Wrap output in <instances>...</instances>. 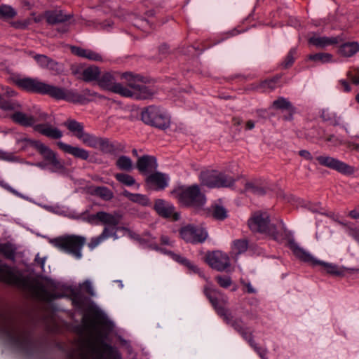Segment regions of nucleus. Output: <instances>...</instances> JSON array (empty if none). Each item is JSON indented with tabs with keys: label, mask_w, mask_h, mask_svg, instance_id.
Segmentation results:
<instances>
[{
	"label": "nucleus",
	"mask_w": 359,
	"mask_h": 359,
	"mask_svg": "<svg viewBox=\"0 0 359 359\" xmlns=\"http://www.w3.org/2000/svg\"><path fill=\"white\" fill-rule=\"evenodd\" d=\"M82 324L86 336L82 337L78 344L81 359H122L116 348L104 342L100 325L95 318L85 316Z\"/></svg>",
	"instance_id": "f257e3e1"
},
{
	"label": "nucleus",
	"mask_w": 359,
	"mask_h": 359,
	"mask_svg": "<svg viewBox=\"0 0 359 359\" xmlns=\"http://www.w3.org/2000/svg\"><path fill=\"white\" fill-rule=\"evenodd\" d=\"M15 83L27 92L47 95L57 100H62L73 103L84 104L97 95V93L88 88H84L81 93H77L75 90L46 83L37 78H19L15 80Z\"/></svg>",
	"instance_id": "f03ea898"
},
{
	"label": "nucleus",
	"mask_w": 359,
	"mask_h": 359,
	"mask_svg": "<svg viewBox=\"0 0 359 359\" xmlns=\"http://www.w3.org/2000/svg\"><path fill=\"white\" fill-rule=\"evenodd\" d=\"M64 124L83 144L98 149L104 154L118 155L119 153L123 152L124 144L86 132L83 123L74 119H68Z\"/></svg>",
	"instance_id": "7ed1b4c3"
},
{
	"label": "nucleus",
	"mask_w": 359,
	"mask_h": 359,
	"mask_svg": "<svg viewBox=\"0 0 359 359\" xmlns=\"http://www.w3.org/2000/svg\"><path fill=\"white\" fill-rule=\"evenodd\" d=\"M203 293L209 299L217 313L223 318L228 325L241 334L245 340L252 335V332L243 320L241 318H234L231 313L226 309L228 298L224 294L214 287L211 283H208L204 286Z\"/></svg>",
	"instance_id": "20e7f679"
},
{
	"label": "nucleus",
	"mask_w": 359,
	"mask_h": 359,
	"mask_svg": "<svg viewBox=\"0 0 359 359\" xmlns=\"http://www.w3.org/2000/svg\"><path fill=\"white\" fill-rule=\"evenodd\" d=\"M0 280L24 288L36 299L44 301L49 299V294L41 282L25 278L19 271L8 267L1 262H0Z\"/></svg>",
	"instance_id": "39448f33"
},
{
	"label": "nucleus",
	"mask_w": 359,
	"mask_h": 359,
	"mask_svg": "<svg viewBox=\"0 0 359 359\" xmlns=\"http://www.w3.org/2000/svg\"><path fill=\"white\" fill-rule=\"evenodd\" d=\"M172 194L180 203L186 207L201 209L206 203V197L197 184L179 187L173 191Z\"/></svg>",
	"instance_id": "423d86ee"
},
{
	"label": "nucleus",
	"mask_w": 359,
	"mask_h": 359,
	"mask_svg": "<svg viewBox=\"0 0 359 359\" xmlns=\"http://www.w3.org/2000/svg\"><path fill=\"white\" fill-rule=\"evenodd\" d=\"M142 121L147 125L161 130H166L171 124V117L163 108L150 105L143 109L141 113Z\"/></svg>",
	"instance_id": "0eeeda50"
},
{
	"label": "nucleus",
	"mask_w": 359,
	"mask_h": 359,
	"mask_svg": "<svg viewBox=\"0 0 359 359\" xmlns=\"http://www.w3.org/2000/svg\"><path fill=\"white\" fill-rule=\"evenodd\" d=\"M290 248L293 253L300 259L311 263L313 266L320 265L326 271L327 273L334 276H343L346 271L351 270L358 271L359 269H350L345 267H339L332 263H328L318 260L313 257L311 254L304 249L299 247L297 243L292 241L290 243Z\"/></svg>",
	"instance_id": "6e6552de"
},
{
	"label": "nucleus",
	"mask_w": 359,
	"mask_h": 359,
	"mask_svg": "<svg viewBox=\"0 0 359 359\" xmlns=\"http://www.w3.org/2000/svg\"><path fill=\"white\" fill-rule=\"evenodd\" d=\"M86 238L70 235L59 237L51 241V243L60 250L71 255L76 259H81L82 248L86 243Z\"/></svg>",
	"instance_id": "1a4fd4ad"
},
{
	"label": "nucleus",
	"mask_w": 359,
	"mask_h": 359,
	"mask_svg": "<svg viewBox=\"0 0 359 359\" xmlns=\"http://www.w3.org/2000/svg\"><path fill=\"white\" fill-rule=\"evenodd\" d=\"M248 224L252 232L264 233L275 240L278 238L276 226L271 223L269 215L266 212H255L248 219Z\"/></svg>",
	"instance_id": "9d476101"
},
{
	"label": "nucleus",
	"mask_w": 359,
	"mask_h": 359,
	"mask_svg": "<svg viewBox=\"0 0 359 359\" xmlns=\"http://www.w3.org/2000/svg\"><path fill=\"white\" fill-rule=\"evenodd\" d=\"M0 332L13 343H22L26 333L13 320L8 313L0 311Z\"/></svg>",
	"instance_id": "9b49d317"
},
{
	"label": "nucleus",
	"mask_w": 359,
	"mask_h": 359,
	"mask_svg": "<svg viewBox=\"0 0 359 359\" xmlns=\"http://www.w3.org/2000/svg\"><path fill=\"white\" fill-rule=\"evenodd\" d=\"M202 183L210 188L230 187L233 184L234 179L224 173L215 170L203 171L200 175Z\"/></svg>",
	"instance_id": "f8f14e48"
},
{
	"label": "nucleus",
	"mask_w": 359,
	"mask_h": 359,
	"mask_svg": "<svg viewBox=\"0 0 359 359\" xmlns=\"http://www.w3.org/2000/svg\"><path fill=\"white\" fill-rule=\"evenodd\" d=\"M180 234L184 241L191 243H203L208 237V232L204 227L193 224L181 228Z\"/></svg>",
	"instance_id": "ddd939ff"
},
{
	"label": "nucleus",
	"mask_w": 359,
	"mask_h": 359,
	"mask_svg": "<svg viewBox=\"0 0 359 359\" xmlns=\"http://www.w3.org/2000/svg\"><path fill=\"white\" fill-rule=\"evenodd\" d=\"M118 76L120 77L118 72H104L100 76L97 82L98 85L104 90L123 96L126 87L116 81Z\"/></svg>",
	"instance_id": "4468645a"
},
{
	"label": "nucleus",
	"mask_w": 359,
	"mask_h": 359,
	"mask_svg": "<svg viewBox=\"0 0 359 359\" xmlns=\"http://www.w3.org/2000/svg\"><path fill=\"white\" fill-rule=\"evenodd\" d=\"M205 262L218 271H225L231 265L228 255L219 250L207 253Z\"/></svg>",
	"instance_id": "2eb2a0df"
},
{
	"label": "nucleus",
	"mask_w": 359,
	"mask_h": 359,
	"mask_svg": "<svg viewBox=\"0 0 359 359\" xmlns=\"http://www.w3.org/2000/svg\"><path fill=\"white\" fill-rule=\"evenodd\" d=\"M314 163L327 167L344 175H351L354 172V168L338 158H313Z\"/></svg>",
	"instance_id": "dca6fc26"
},
{
	"label": "nucleus",
	"mask_w": 359,
	"mask_h": 359,
	"mask_svg": "<svg viewBox=\"0 0 359 359\" xmlns=\"http://www.w3.org/2000/svg\"><path fill=\"white\" fill-rule=\"evenodd\" d=\"M154 208L156 212L162 217L168 218L172 217L174 220L180 219V214L175 212L173 205L163 199H156Z\"/></svg>",
	"instance_id": "f3484780"
},
{
	"label": "nucleus",
	"mask_w": 359,
	"mask_h": 359,
	"mask_svg": "<svg viewBox=\"0 0 359 359\" xmlns=\"http://www.w3.org/2000/svg\"><path fill=\"white\" fill-rule=\"evenodd\" d=\"M153 94L154 93L147 86L140 83L133 90H128V88L126 87L123 97L135 100H147L151 98Z\"/></svg>",
	"instance_id": "a211bd4d"
},
{
	"label": "nucleus",
	"mask_w": 359,
	"mask_h": 359,
	"mask_svg": "<svg viewBox=\"0 0 359 359\" xmlns=\"http://www.w3.org/2000/svg\"><path fill=\"white\" fill-rule=\"evenodd\" d=\"M19 142L25 144L27 147H32L39 151L43 157H56V154L48 147L40 141L33 140L29 138H22Z\"/></svg>",
	"instance_id": "6ab92c4d"
},
{
	"label": "nucleus",
	"mask_w": 359,
	"mask_h": 359,
	"mask_svg": "<svg viewBox=\"0 0 359 359\" xmlns=\"http://www.w3.org/2000/svg\"><path fill=\"white\" fill-rule=\"evenodd\" d=\"M343 40V38L341 36H320L317 35H314L311 36L308 41L309 44H311L317 48H323L328 46L335 45L339 43Z\"/></svg>",
	"instance_id": "aec40b11"
},
{
	"label": "nucleus",
	"mask_w": 359,
	"mask_h": 359,
	"mask_svg": "<svg viewBox=\"0 0 359 359\" xmlns=\"http://www.w3.org/2000/svg\"><path fill=\"white\" fill-rule=\"evenodd\" d=\"M97 217L100 221V224L104 225V227L109 228L117 226L121 220V215L117 212L109 213L100 211L98 212Z\"/></svg>",
	"instance_id": "412c9836"
},
{
	"label": "nucleus",
	"mask_w": 359,
	"mask_h": 359,
	"mask_svg": "<svg viewBox=\"0 0 359 359\" xmlns=\"http://www.w3.org/2000/svg\"><path fill=\"white\" fill-rule=\"evenodd\" d=\"M110 237H112L114 240L118 238L116 226L112 228L104 227L100 235L90 239L88 246L90 250H93L101 243Z\"/></svg>",
	"instance_id": "4be33fe9"
},
{
	"label": "nucleus",
	"mask_w": 359,
	"mask_h": 359,
	"mask_svg": "<svg viewBox=\"0 0 359 359\" xmlns=\"http://www.w3.org/2000/svg\"><path fill=\"white\" fill-rule=\"evenodd\" d=\"M34 130L40 134L53 140H59L63 136V133L50 123L36 124Z\"/></svg>",
	"instance_id": "5701e85b"
},
{
	"label": "nucleus",
	"mask_w": 359,
	"mask_h": 359,
	"mask_svg": "<svg viewBox=\"0 0 359 359\" xmlns=\"http://www.w3.org/2000/svg\"><path fill=\"white\" fill-rule=\"evenodd\" d=\"M272 107L276 109L287 111L288 115L285 116L284 119L286 121L292 120L296 109L287 99L284 97H279L273 102Z\"/></svg>",
	"instance_id": "b1692460"
},
{
	"label": "nucleus",
	"mask_w": 359,
	"mask_h": 359,
	"mask_svg": "<svg viewBox=\"0 0 359 359\" xmlns=\"http://www.w3.org/2000/svg\"><path fill=\"white\" fill-rule=\"evenodd\" d=\"M11 118L15 123L24 127L34 128V126L36 125V123L38 121L32 114H27L20 111V110L18 111L13 112V114L11 115Z\"/></svg>",
	"instance_id": "393cba45"
},
{
	"label": "nucleus",
	"mask_w": 359,
	"mask_h": 359,
	"mask_svg": "<svg viewBox=\"0 0 359 359\" xmlns=\"http://www.w3.org/2000/svg\"><path fill=\"white\" fill-rule=\"evenodd\" d=\"M170 178L169 176L161 172L151 173L147 178V182L156 187L158 190H163L168 187Z\"/></svg>",
	"instance_id": "a878e982"
},
{
	"label": "nucleus",
	"mask_w": 359,
	"mask_h": 359,
	"mask_svg": "<svg viewBox=\"0 0 359 359\" xmlns=\"http://www.w3.org/2000/svg\"><path fill=\"white\" fill-rule=\"evenodd\" d=\"M57 145L65 154L72 155L74 157H89V151L83 148L74 147L62 141L57 142Z\"/></svg>",
	"instance_id": "bb28decb"
},
{
	"label": "nucleus",
	"mask_w": 359,
	"mask_h": 359,
	"mask_svg": "<svg viewBox=\"0 0 359 359\" xmlns=\"http://www.w3.org/2000/svg\"><path fill=\"white\" fill-rule=\"evenodd\" d=\"M45 17L48 24L55 25L67 21L72 17V15L65 14L61 10H55L46 11Z\"/></svg>",
	"instance_id": "cd10ccee"
},
{
	"label": "nucleus",
	"mask_w": 359,
	"mask_h": 359,
	"mask_svg": "<svg viewBox=\"0 0 359 359\" xmlns=\"http://www.w3.org/2000/svg\"><path fill=\"white\" fill-rule=\"evenodd\" d=\"M72 51L76 55L92 61H102V55L90 49H86L81 47L73 46Z\"/></svg>",
	"instance_id": "c85d7f7f"
},
{
	"label": "nucleus",
	"mask_w": 359,
	"mask_h": 359,
	"mask_svg": "<svg viewBox=\"0 0 359 359\" xmlns=\"http://www.w3.org/2000/svg\"><path fill=\"white\" fill-rule=\"evenodd\" d=\"M158 167L156 158H138L137 168L139 171L144 175L151 173Z\"/></svg>",
	"instance_id": "c756f323"
},
{
	"label": "nucleus",
	"mask_w": 359,
	"mask_h": 359,
	"mask_svg": "<svg viewBox=\"0 0 359 359\" xmlns=\"http://www.w3.org/2000/svg\"><path fill=\"white\" fill-rule=\"evenodd\" d=\"M120 79L124 80L126 84L129 87L128 90H133L139 83L143 82V76L131 72L120 74Z\"/></svg>",
	"instance_id": "7c9ffc66"
},
{
	"label": "nucleus",
	"mask_w": 359,
	"mask_h": 359,
	"mask_svg": "<svg viewBox=\"0 0 359 359\" xmlns=\"http://www.w3.org/2000/svg\"><path fill=\"white\" fill-rule=\"evenodd\" d=\"M320 118L325 122H328L330 125L336 126H340L341 117L338 116L336 112L331 111L328 108L323 109L320 113Z\"/></svg>",
	"instance_id": "2f4dec72"
},
{
	"label": "nucleus",
	"mask_w": 359,
	"mask_h": 359,
	"mask_svg": "<svg viewBox=\"0 0 359 359\" xmlns=\"http://www.w3.org/2000/svg\"><path fill=\"white\" fill-rule=\"evenodd\" d=\"M359 51V43L356 41L346 42L339 47V53L346 57H350Z\"/></svg>",
	"instance_id": "473e14b6"
},
{
	"label": "nucleus",
	"mask_w": 359,
	"mask_h": 359,
	"mask_svg": "<svg viewBox=\"0 0 359 359\" xmlns=\"http://www.w3.org/2000/svg\"><path fill=\"white\" fill-rule=\"evenodd\" d=\"M100 71L96 66H90L84 69L82 72V79L86 82L97 81L100 78Z\"/></svg>",
	"instance_id": "72a5a7b5"
},
{
	"label": "nucleus",
	"mask_w": 359,
	"mask_h": 359,
	"mask_svg": "<svg viewBox=\"0 0 359 359\" xmlns=\"http://www.w3.org/2000/svg\"><path fill=\"white\" fill-rule=\"evenodd\" d=\"M43 169L56 172L61 170L63 166L58 158H43V162L38 164Z\"/></svg>",
	"instance_id": "f704fd0d"
},
{
	"label": "nucleus",
	"mask_w": 359,
	"mask_h": 359,
	"mask_svg": "<svg viewBox=\"0 0 359 359\" xmlns=\"http://www.w3.org/2000/svg\"><path fill=\"white\" fill-rule=\"evenodd\" d=\"M124 196L128 198L130 201L140 204L142 205H148L149 200L147 196L140 194H132L127 190L123 192Z\"/></svg>",
	"instance_id": "c9c22d12"
},
{
	"label": "nucleus",
	"mask_w": 359,
	"mask_h": 359,
	"mask_svg": "<svg viewBox=\"0 0 359 359\" xmlns=\"http://www.w3.org/2000/svg\"><path fill=\"white\" fill-rule=\"evenodd\" d=\"M210 211L212 216L218 220H224L228 215L226 209L219 204L212 205Z\"/></svg>",
	"instance_id": "e433bc0d"
},
{
	"label": "nucleus",
	"mask_w": 359,
	"mask_h": 359,
	"mask_svg": "<svg viewBox=\"0 0 359 359\" xmlns=\"http://www.w3.org/2000/svg\"><path fill=\"white\" fill-rule=\"evenodd\" d=\"M171 257L172 259L177 262L178 263L187 266L188 269L194 271V273H199V269L195 266L194 264H192L189 259L187 258L180 255H177L172 252H170Z\"/></svg>",
	"instance_id": "4c0bfd02"
},
{
	"label": "nucleus",
	"mask_w": 359,
	"mask_h": 359,
	"mask_svg": "<svg viewBox=\"0 0 359 359\" xmlns=\"http://www.w3.org/2000/svg\"><path fill=\"white\" fill-rule=\"evenodd\" d=\"M248 248V242L246 239L235 240L232 243L231 249L234 254L240 255L245 252Z\"/></svg>",
	"instance_id": "58836bf2"
},
{
	"label": "nucleus",
	"mask_w": 359,
	"mask_h": 359,
	"mask_svg": "<svg viewBox=\"0 0 359 359\" xmlns=\"http://www.w3.org/2000/svg\"><path fill=\"white\" fill-rule=\"evenodd\" d=\"M309 59L314 62L328 63L332 61V55L328 53H318L309 55Z\"/></svg>",
	"instance_id": "ea45409f"
},
{
	"label": "nucleus",
	"mask_w": 359,
	"mask_h": 359,
	"mask_svg": "<svg viewBox=\"0 0 359 359\" xmlns=\"http://www.w3.org/2000/svg\"><path fill=\"white\" fill-rule=\"evenodd\" d=\"M0 108L4 111H18L21 105L15 100H9L0 102Z\"/></svg>",
	"instance_id": "a19ab883"
},
{
	"label": "nucleus",
	"mask_w": 359,
	"mask_h": 359,
	"mask_svg": "<svg viewBox=\"0 0 359 359\" xmlns=\"http://www.w3.org/2000/svg\"><path fill=\"white\" fill-rule=\"evenodd\" d=\"M297 48H292L289 50V52L286 55L285 57L281 62V66L284 69H287L293 65L294 60H295V55L297 54Z\"/></svg>",
	"instance_id": "79ce46f5"
},
{
	"label": "nucleus",
	"mask_w": 359,
	"mask_h": 359,
	"mask_svg": "<svg viewBox=\"0 0 359 359\" xmlns=\"http://www.w3.org/2000/svg\"><path fill=\"white\" fill-rule=\"evenodd\" d=\"M0 15L5 18H13L17 12L11 6L3 4L0 6Z\"/></svg>",
	"instance_id": "37998d69"
},
{
	"label": "nucleus",
	"mask_w": 359,
	"mask_h": 359,
	"mask_svg": "<svg viewBox=\"0 0 359 359\" xmlns=\"http://www.w3.org/2000/svg\"><path fill=\"white\" fill-rule=\"evenodd\" d=\"M280 79V76H276L272 79L264 80L261 83L260 86L264 89L273 90L277 88Z\"/></svg>",
	"instance_id": "c03bdc74"
},
{
	"label": "nucleus",
	"mask_w": 359,
	"mask_h": 359,
	"mask_svg": "<svg viewBox=\"0 0 359 359\" xmlns=\"http://www.w3.org/2000/svg\"><path fill=\"white\" fill-rule=\"evenodd\" d=\"M46 69H48L54 74H60L64 70V67L62 64L50 58Z\"/></svg>",
	"instance_id": "a18cd8bd"
},
{
	"label": "nucleus",
	"mask_w": 359,
	"mask_h": 359,
	"mask_svg": "<svg viewBox=\"0 0 359 359\" xmlns=\"http://www.w3.org/2000/svg\"><path fill=\"white\" fill-rule=\"evenodd\" d=\"M115 177L118 182L126 186L130 187L135 184V180L134 177L127 174L118 173L115 175Z\"/></svg>",
	"instance_id": "49530a36"
},
{
	"label": "nucleus",
	"mask_w": 359,
	"mask_h": 359,
	"mask_svg": "<svg viewBox=\"0 0 359 359\" xmlns=\"http://www.w3.org/2000/svg\"><path fill=\"white\" fill-rule=\"evenodd\" d=\"M245 189L248 192L257 195H263L265 194V191L263 188L257 186L252 182H247L245 185Z\"/></svg>",
	"instance_id": "de8ad7c7"
},
{
	"label": "nucleus",
	"mask_w": 359,
	"mask_h": 359,
	"mask_svg": "<svg viewBox=\"0 0 359 359\" xmlns=\"http://www.w3.org/2000/svg\"><path fill=\"white\" fill-rule=\"evenodd\" d=\"M95 191L97 196L104 200H110L113 197V193L105 187H97Z\"/></svg>",
	"instance_id": "09e8293b"
},
{
	"label": "nucleus",
	"mask_w": 359,
	"mask_h": 359,
	"mask_svg": "<svg viewBox=\"0 0 359 359\" xmlns=\"http://www.w3.org/2000/svg\"><path fill=\"white\" fill-rule=\"evenodd\" d=\"M34 59L36 62L37 65L42 69H46L48 62L50 57H48L46 55L43 54H36L34 56Z\"/></svg>",
	"instance_id": "8fccbe9b"
},
{
	"label": "nucleus",
	"mask_w": 359,
	"mask_h": 359,
	"mask_svg": "<svg viewBox=\"0 0 359 359\" xmlns=\"http://www.w3.org/2000/svg\"><path fill=\"white\" fill-rule=\"evenodd\" d=\"M117 166L123 170H130L133 168V163L130 158H118L116 161Z\"/></svg>",
	"instance_id": "3c124183"
},
{
	"label": "nucleus",
	"mask_w": 359,
	"mask_h": 359,
	"mask_svg": "<svg viewBox=\"0 0 359 359\" xmlns=\"http://www.w3.org/2000/svg\"><path fill=\"white\" fill-rule=\"evenodd\" d=\"M246 341L255 350V351L259 355V356L262 359H264V357L266 354V350L257 346V344L255 342L253 339V335L250 337L248 339H246Z\"/></svg>",
	"instance_id": "603ef678"
},
{
	"label": "nucleus",
	"mask_w": 359,
	"mask_h": 359,
	"mask_svg": "<svg viewBox=\"0 0 359 359\" xmlns=\"http://www.w3.org/2000/svg\"><path fill=\"white\" fill-rule=\"evenodd\" d=\"M215 279L217 283L224 288H228L232 283L231 278L228 276H218Z\"/></svg>",
	"instance_id": "864d4df0"
},
{
	"label": "nucleus",
	"mask_w": 359,
	"mask_h": 359,
	"mask_svg": "<svg viewBox=\"0 0 359 359\" xmlns=\"http://www.w3.org/2000/svg\"><path fill=\"white\" fill-rule=\"evenodd\" d=\"M98 212L95 214H92L88 215L85 219L86 222H88L89 224L92 225H98L100 224V221L98 220Z\"/></svg>",
	"instance_id": "5fc2aeb1"
},
{
	"label": "nucleus",
	"mask_w": 359,
	"mask_h": 359,
	"mask_svg": "<svg viewBox=\"0 0 359 359\" xmlns=\"http://www.w3.org/2000/svg\"><path fill=\"white\" fill-rule=\"evenodd\" d=\"M83 288L84 290L91 296L95 295L93 285L90 280H86L84 281L83 284Z\"/></svg>",
	"instance_id": "6e6d98bb"
},
{
	"label": "nucleus",
	"mask_w": 359,
	"mask_h": 359,
	"mask_svg": "<svg viewBox=\"0 0 359 359\" xmlns=\"http://www.w3.org/2000/svg\"><path fill=\"white\" fill-rule=\"evenodd\" d=\"M46 262V257H40L39 255H37L35 257V262L40 266L41 269L43 271V267Z\"/></svg>",
	"instance_id": "4d7b16f0"
},
{
	"label": "nucleus",
	"mask_w": 359,
	"mask_h": 359,
	"mask_svg": "<svg viewBox=\"0 0 359 359\" xmlns=\"http://www.w3.org/2000/svg\"><path fill=\"white\" fill-rule=\"evenodd\" d=\"M348 215L353 219H359V206L350 211Z\"/></svg>",
	"instance_id": "13d9d810"
},
{
	"label": "nucleus",
	"mask_w": 359,
	"mask_h": 359,
	"mask_svg": "<svg viewBox=\"0 0 359 359\" xmlns=\"http://www.w3.org/2000/svg\"><path fill=\"white\" fill-rule=\"evenodd\" d=\"M340 83L341 84L342 87H343V90L345 92V93H348L351 90V88L349 85V83L345 81V80H341L340 81Z\"/></svg>",
	"instance_id": "bf43d9fd"
},
{
	"label": "nucleus",
	"mask_w": 359,
	"mask_h": 359,
	"mask_svg": "<svg viewBox=\"0 0 359 359\" xmlns=\"http://www.w3.org/2000/svg\"><path fill=\"white\" fill-rule=\"evenodd\" d=\"M161 243L166 245H171L172 242L170 241L168 236L163 235L161 236Z\"/></svg>",
	"instance_id": "052dcab7"
},
{
	"label": "nucleus",
	"mask_w": 359,
	"mask_h": 359,
	"mask_svg": "<svg viewBox=\"0 0 359 359\" xmlns=\"http://www.w3.org/2000/svg\"><path fill=\"white\" fill-rule=\"evenodd\" d=\"M349 78L354 84L359 85V71L355 75L349 74Z\"/></svg>",
	"instance_id": "680f3d73"
},
{
	"label": "nucleus",
	"mask_w": 359,
	"mask_h": 359,
	"mask_svg": "<svg viewBox=\"0 0 359 359\" xmlns=\"http://www.w3.org/2000/svg\"><path fill=\"white\" fill-rule=\"evenodd\" d=\"M243 285L246 287L247 288V292L248 293H250V294H255L256 293V290L252 286V285L250 284V283H243Z\"/></svg>",
	"instance_id": "e2e57ef3"
},
{
	"label": "nucleus",
	"mask_w": 359,
	"mask_h": 359,
	"mask_svg": "<svg viewBox=\"0 0 359 359\" xmlns=\"http://www.w3.org/2000/svg\"><path fill=\"white\" fill-rule=\"evenodd\" d=\"M255 121H253L252 120H249L246 122L245 129L249 130H252L255 128Z\"/></svg>",
	"instance_id": "0e129e2a"
},
{
	"label": "nucleus",
	"mask_w": 359,
	"mask_h": 359,
	"mask_svg": "<svg viewBox=\"0 0 359 359\" xmlns=\"http://www.w3.org/2000/svg\"><path fill=\"white\" fill-rule=\"evenodd\" d=\"M299 155L301 157H310L311 154L307 150H300L299 151Z\"/></svg>",
	"instance_id": "69168bd1"
},
{
	"label": "nucleus",
	"mask_w": 359,
	"mask_h": 359,
	"mask_svg": "<svg viewBox=\"0 0 359 359\" xmlns=\"http://www.w3.org/2000/svg\"><path fill=\"white\" fill-rule=\"evenodd\" d=\"M132 154L133 155L135 156V157H139L138 156V153H137V150L136 149H133V151H132ZM140 157H154L153 156H150V155H147V154H143L141 155Z\"/></svg>",
	"instance_id": "338daca9"
},
{
	"label": "nucleus",
	"mask_w": 359,
	"mask_h": 359,
	"mask_svg": "<svg viewBox=\"0 0 359 359\" xmlns=\"http://www.w3.org/2000/svg\"><path fill=\"white\" fill-rule=\"evenodd\" d=\"M47 117H48V114L46 113H41L39 114V120H41V121L46 120L47 118Z\"/></svg>",
	"instance_id": "774afa93"
}]
</instances>
